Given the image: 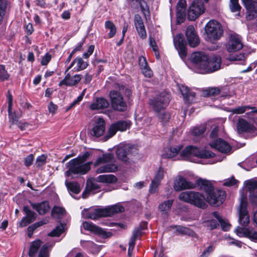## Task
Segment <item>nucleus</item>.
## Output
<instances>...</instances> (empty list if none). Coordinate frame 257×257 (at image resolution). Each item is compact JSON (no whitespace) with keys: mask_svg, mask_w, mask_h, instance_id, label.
Wrapping results in <instances>:
<instances>
[{"mask_svg":"<svg viewBox=\"0 0 257 257\" xmlns=\"http://www.w3.org/2000/svg\"><path fill=\"white\" fill-rule=\"evenodd\" d=\"M42 244V241L40 240H37L31 243L29 251V255L30 257H34L36 253Z\"/></svg>","mask_w":257,"mask_h":257,"instance_id":"nucleus-34","label":"nucleus"},{"mask_svg":"<svg viewBox=\"0 0 257 257\" xmlns=\"http://www.w3.org/2000/svg\"><path fill=\"white\" fill-rule=\"evenodd\" d=\"M111 106L114 110L124 111L126 109V104L124 101L120 92L112 90L109 93Z\"/></svg>","mask_w":257,"mask_h":257,"instance_id":"nucleus-10","label":"nucleus"},{"mask_svg":"<svg viewBox=\"0 0 257 257\" xmlns=\"http://www.w3.org/2000/svg\"><path fill=\"white\" fill-rule=\"evenodd\" d=\"M65 185L70 192L71 193L77 194L80 192V188L79 184L76 182H65Z\"/></svg>","mask_w":257,"mask_h":257,"instance_id":"nucleus-33","label":"nucleus"},{"mask_svg":"<svg viewBox=\"0 0 257 257\" xmlns=\"http://www.w3.org/2000/svg\"><path fill=\"white\" fill-rule=\"evenodd\" d=\"M194 9L193 7L190 6L188 10V19L190 21H195L200 15H201L200 11H198V12H197Z\"/></svg>","mask_w":257,"mask_h":257,"instance_id":"nucleus-43","label":"nucleus"},{"mask_svg":"<svg viewBox=\"0 0 257 257\" xmlns=\"http://www.w3.org/2000/svg\"><path fill=\"white\" fill-rule=\"evenodd\" d=\"M105 28L109 31L108 34L109 38L113 37L116 32V28L113 23L111 21H106L104 24Z\"/></svg>","mask_w":257,"mask_h":257,"instance_id":"nucleus-35","label":"nucleus"},{"mask_svg":"<svg viewBox=\"0 0 257 257\" xmlns=\"http://www.w3.org/2000/svg\"><path fill=\"white\" fill-rule=\"evenodd\" d=\"M34 156L33 154L28 155L25 158L24 164L26 167H29L33 164Z\"/></svg>","mask_w":257,"mask_h":257,"instance_id":"nucleus-61","label":"nucleus"},{"mask_svg":"<svg viewBox=\"0 0 257 257\" xmlns=\"http://www.w3.org/2000/svg\"><path fill=\"white\" fill-rule=\"evenodd\" d=\"M182 146H177L175 147H170L164 149V152L162 155V157L164 158H172L175 157L180 151Z\"/></svg>","mask_w":257,"mask_h":257,"instance_id":"nucleus-28","label":"nucleus"},{"mask_svg":"<svg viewBox=\"0 0 257 257\" xmlns=\"http://www.w3.org/2000/svg\"><path fill=\"white\" fill-rule=\"evenodd\" d=\"M9 75L5 69L4 65H0V81H5L8 80Z\"/></svg>","mask_w":257,"mask_h":257,"instance_id":"nucleus-52","label":"nucleus"},{"mask_svg":"<svg viewBox=\"0 0 257 257\" xmlns=\"http://www.w3.org/2000/svg\"><path fill=\"white\" fill-rule=\"evenodd\" d=\"M139 4L142 12L145 16H146L147 13H150L149 8L146 1L144 0H140L139 1Z\"/></svg>","mask_w":257,"mask_h":257,"instance_id":"nucleus-56","label":"nucleus"},{"mask_svg":"<svg viewBox=\"0 0 257 257\" xmlns=\"http://www.w3.org/2000/svg\"><path fill=\"white\" fill-rule=\"evenodd\" d=\"M123 207L119 204H115L103 208H97L93 210H84L82 215L85 218L97 219L102 217L111 216L115 213L123 212Z\"/></svg>","mask_w":257,"mask_h":257,"instance_id":"nucleus-3","label":"nucleus"},{"mask_svg":"<svg viewBox=\"0 0 257 257\" xmlns=\"http://www.w3.org/2000/svg\"><path fill=\"white\" fill-rule=\"evenodd\" d=\"M134 24L137 31L142 39L147 37V32L142 17L139 14H136L134 16Z\"/></svg>","mask_w":257,"mask_h":257,"instance_id":"nucleus-22","label":"nucleus"},{"mask_svg":"<svg viewBox=\"0 0 257 257\" xmlns=\"http://www.w3.org/2000/svg\"><path fill=\"white\" fill-rule=\"evenodd\" d=\"M64 225L61 224L60 225L57 226L51 232L49 233V235L51 236H59L64 231Z\"/></svg>","mask_w":257,"mask_h":257,"instance_id":"nucleus-48","label":"nucleus"},{"mask_svg":"<svg viewBox=\"0 0 257 257\" xmlns=\"http://www.w3.org/2000/svg\"><path fill=\"white\" fill-rule=\"evenodd\" d=\"M210 145L212 148L216 149L221 153H227L231 150V147L228 143L221 139H217Z\"/></svg>","mask_w":257,"mask_h":257,"instance_id":"nucleus-23","label":"nucleus"},{"mask_svg":"<svg viewBox=\"0 0 257 257\" xmlns=\"http://www.w3.org/2000/svg\"><path fill=\"white\" fill-rule=\"evenodd\" d=\"M31 206L33 208L36 210L40 215L46 214L50 209L49 202L46 201L38 203H32Z\"/></svg>","mask_w":257,"mask_h":257,"instance_id":"nucleus-26","label":"nucleus"},{"mask_svg":"<svg viewBox=\"0 0 257 257\" xmlns=\"http://www.w3.org/2000/svg\"><path fill=\"white\" fill-rule=\"evenodd\" d=\"M195 187V185L182 177L178 176L174 181V188L177 191L184 189H192Z\"/></svg>","mask_w":257,"mask_h":257,"instance_id":"nucleus-18","label":"nucleus"},{"mask_svg":"<svg viewBox=\"0 0 257 257\" xmlns=\"http://www.w3.org/2000/svg\"><path fill=\"white\" fill-rule=\"evenodd\" d=\"M92 163V162L84 163L75 158L72 159L66 164L68 170L66 172L65 175L69 177L71 174H85L90 170Z\"/></svg>","mask_w":257,"mask_h":257,"instance_id":"nucleus-6","label":"nucleus"},{"mask_svg":"<svg viewBox=\"0 0 257 257\" xmlns=\"http://www.w3.org/2000/svg\"><path fill=\"white\" fill-rule=\"evenodd\" d=\"M242 47L243 44L238 36H230L229 41L226 45L227 50L229 52L237 51L240 50Z\"/></svg>","mask_w":257,"mask_h":257,"instance_id":"nucleus-20","label":"nucleus"},{"mask_svg":"<svg viewBox=\"0 0 257 257\" xmlns=\"http://www.w3.org/2000/svg\"><path fill=\"white\" fill-rule=\"evenodd\" d=\"M130 122L124 120L118 121L116 123L112 124L108 129L107 135L104 137L105 140L106 141L113 136L117 131H125L130 127Z\"/></svg>","mask_w":257,"mask_h":257,"instance_id":"nucleus-12","label":"nucleus"},{"mask_svg":"<svg viewBox=\"0 0 257 257\" xmlns=\"http://www.w3.org/2000/svg\"><path fill=\"white\" fill-rule=\"evenodd\" d=\"M185 35L190 47H195L199 45V37L193 26L189 25L186 28Z\"/></svg>","mask_w":257,"mask_h":257,"instance_id":"nucleus-17","label":"nucleus"},{"mask_svg":"<svg viewBox=\"0 0 257 257\" xmlns=\"http://www.w3.org/2000/svg\"><path fill=\"white\" fill-rule=\"evenodd\" d=\"M251 108L252 107L249 105H244L233 108L230 111L233 114H242L248 109H251Z\"/></svg>","mask_w":257,"mask_h":257,"instance_id":"nucleus-50","label":"nucleus"},{"mask_svg":"<svg viewBox=\"0 0 257 257\" xmlns=\"http://www.w3.org/2000/svg\"><path fill=\"white\" fill-rule=\"evenodd\" d=\"M156 113H157L158 118L163 124H165L168 122L171 118L170 114L168 112L161 111L159 112Z\"/></svg>","mask_w":257,"mask_h":257,"instance_id":"nucleus-41","label":"nucleus"},{"mask_svg":"<svg viewBox=\"0 0 257 257\" xmlns=\"http://www.w3.org/2000/svg\"><path fill=\"white\" fill-rule=\"evenodd\" d=\"M166 173L164 168L162 167H159L150 185L149 191L151 193H154L157 191L158 188L160 186L161 181L163 179Z\"/></svg>","mask_w":257,"mask_h":257,"instance_id":"nucleus-13","label":"nucleus"},{"mask_svg":"<svg viewBox=\"0 0 257 257\" xmlns=\"http://www.w3.org/2000/svg\"><path fill=\"white\" fill-rule=\"evenodd\" d=\"M246 187L250 193H252V194L255 193L256 192H254V191L257 189V181H248L246 184ZM251 197L252 198V196H251Z\"/></svg>","mask_w":257,"mask_h":257,"instance_id":"nucleus-51","label":"nucleus"},{"mask_svg":"<svg viewBox=\"0 0 257 257\" xmlns=\"http://www.w3.org/2000/svg\"><path fill=\"white\" fill-rule=\"evenodd\" d=\"M230 9L232 12L240 11L241 7L238 4V0H230Z\"/></svg>","mask_w":257,"mask_h":257,"instance_id":"nucleus-53","label":"nucleus"},{"mask_svg":"<svg viewBox=\"0 0 257 257\" xmlns=\"http://www.w3.org/2000/svg\"><path fill=\"white\" fill-rule=\"evenodd\" d=\"M23 211L26 214V216L25 217L28 218L30 221L32 222L35 220L37 216L36 213L32 211L28 206H24Z\"/></svg>","mask_w":257,"mask_h":257,"instance_id":"nucleus-46","label":"nucleus"},{"mask_svg":"<svg viewBox=\"0 0 257 257\" xmlns=\"http://www.w3.org/2000/svg\"><path fill=\"white\" fill-rule=\"evenodd\" d=\"M83 45V41L80 42V43L78 44V45L76 47V48H75V49H74L72 51V52H71V53L70 54V55H69V56L68 57V58H67V60H66L65 63H68L70 61V60H71V58H72V57L73 55H74V54H75L77 51L80 50L81 48L82 47V45Z\"/></svg>","mask_w":257,"mask_h":257,"instance_id":"nucleus-60","label":"nucleus"},{"mask_svg":"<svg viewBox=\"0 0 257 257\" xmlns=\"http://www.w3.org/2000/svg\"><path fill=\"white\" fill-rule=\"evenodd\" d=\"M49 245L45 244L41 248L38 257H49Z\"/></svg>","mask_w":257,"mask_h":257,"instance_id":"nucleus-57","label":"nucleus"},{"mask_svg":"<svg viewBox=\"0 0 257 257\" xmlns=\"http://www.w3.org/2000/svg\"><path fill=\"white\" fill-rule=\"evenodd\" d=\"M205 226L207 227L209 229H213L217 228L219 226V222L214 219H211L210 220H207L204 222Z\"/></svg>","mask_w":257,"mask_h":257,"instance_id":"nucleus-54","label":"nucleus"},{"mask_svg":"<svg viewBox=\"0 0 257 257\" xmlns=\"http://www.w3.org/2000/svg\"><path fill=\"white\" fill-rule=\"evenodd\" d=\"M180 89L182 95L183 96L184 99H188V94L190 91L189 88L186 86L182 85L180 88Z\"/></svg>","mask_w":257,"mask_h":257,"instance_id":"nucleus-63","label":"nucleus"},{"mask_svg":"<svg viewBox=\"0 0 257 257\" xmlns=\"http://www.w3.org/2000/svg\"><path fill=\"white\" fill-rule=\"evenodd\" d=\"M117 170V166L114 164H108L104 165L98 168L96 170L97 174L115 172Z\"/></svg>","mask_w":257,"mask_h":257,"instance_id":"nucleus-32","label":"nucleus"},{"mask_svg":"<svg viewBox=\"0 0 257 257\" xmlns=\"http://www.w3.org/2000/svg\"><path fill=\"white\" fill-rule=\"evenodd\" d=\"M246 199L242 197L240 199L238 209L239 222L243 226H246L249 222V217L247 210Z\"/></svg>","mask_w":257,"mask_h":257,"instance_id":"nucleus-11","label":"nucleus"},{"mask_svg":"<svg viewBox=\"0 0 257 257\" xmlns=\"http://www.w3.org/2000/svg\"><path fill=\"white\" fill-rule=\"evenodd\" d=\"M100 189V186L96 183H94L92 181L87 182L86 190L82 193V197L86 198L88 194L91 192L97 191Z\"/></svg>","mask_w":257,"mask_h":257,"instance_id":"nucleus-30","label":"nucleus"},{"mask_svg":"<svg viewBox=\"0 0 257 257\" xmlns=\"http://www.w3.org/2000/svg\"><path fill=\"white\" fill-rule=\"evenodd\" d=\"M173 200H168L160 204L159 206V209L164 214H166L173 204Z\"/></svg>","mask_w":257,"mask_h":257,"instance_id":"nucleus-38","label":"nucleus"},{"mask_svg":"<svg viewBox=\"0 0 257 257\" xmlns=\"http://www.w3.org/2000/svg\"><path fill=\"white\" fill-rule=\"evenodd\" d=\"M113 160V155L111 153H106L102 155L101 157L97 158L94 162L95 166H99L101 164L111 162Z\"/></svg>","mask_w":257,"mask_h":257,"instance_id":"nucleus-31","label":"nucleus"},{"mask_svg":"<svg viewBox=\"0 0 257 257\" xmlns=\"http://www.w3.org/2000/svg\"><path fill=\"white\" fill-rule=\"evenodd\" d=\"M179 198L181 200L189 202L202 209H205L207 207L204 196L198 192L191 191L183 192L179 195Z\"/></svg>","mask_w":257,"mask_h":257,"instance_id":"nucleus-7","label":"nucleus"},{"mask_svg":"<svg viewBox=\"0 0 257 257\" xmlns=\"http://www.w3.org/2000/svg\"><path fill=\"white\" fill-rule=\"evenodd\" d=\"M8 111L9 121L11 123V124H16V123L19 121V119L22 116L21 113H17L16 111L12 112V109H11L10 110H9V109H8Z\"/></svg>","mask_w":257,"mask_h":257,"instance_id":"nucleus-37","label":"nucleus"},{"mask_svg":"<svg viewBox=\"0 0 257 257\" xmlns=\"http://www.w3.org/2000/svg\"><path fill=\"white\" fill-rule=\"evenodd\" d=\"M46 160V157L42 155L39 156L36 159L37 167H39L45 164Z\"/></svg>","mask_w":257,"mask_h":257,"instance_id":"nucleus-62","label":"nucleus"},{"mask_svg":"<svg viewBox=\"0 0 257 257\" xmlns=\"http://www.w3.org/2000/svg\"><path fill=\"white\" fill-rule=\"evenodd\" d=\"M174 44L177 50L178 53L182 59L187 56L186 42L184 40L183 35L181 34H177L174 38Z\"/></svg>","mask_w":257,"mask_h":257,"instance_id":"nucleus-14","label":"nucleus"},{"mask_svg":"<svg viewBox=\"0 0 257 257\" xmlns=\"http://www.w3.org/2000/svg\"><path fill=\"white\" fill-rule=\"evenodd\" d=\"M197 183L201 189L204 190L206 194V201L213 206H219L222 204L225 197V193L222 190L215 189L211 182L206 180L198 179Z\"/></svg>","mask_w":257,"mask_h":257,"instance_id":"nucleus-2","label":"nucleus"},{"mask_svg":"<svg viewBox=\"0 0 257 257\" xmlns=\"http://www.w3.org/2000/svg\"><path fill=\"white\" fill-rule=\"evenodd\" d=\"M95 181L97 182L106 184H113L117 182V179L114 175L112 174L100 175L95 178Z\"/></svg>","mask_w":257,"mask_h":257,"instance_id":"nucleus-29","label":"nucleus"},{"mask_svg":"<svg viewBox=\"0 0 257 257\" xmlns=\"http://www.w3.org/2000/svg\"><path fill=\"white\" fill-rule=\"evenodd\" d=\"M180 156L183 160L191 161L192 157L207 159L213 157L215 154L205 149H199L196 147L189 146L180 153Z\"/></svg>","mask_w":257,"mask_h":257,"instance_id":"nucleus-4","label":"nucleus"},{"mask_svg":"<svg viewBox=\"0 0 257 257\" xmlns=\"http://www.w3.org/2000/svg\"><path fill=\"white\" fill-rule=\"evenodd\" d=\"M170 101V94L166 92H163L150 99L149 104L155 112H159L168 106Z\"/></svg>","mask_w":257,"mask_h":257,"instance_id":"nucleus-8","label":"nucleus"},{"mask_svg":"<svg viewBox=\"0 0 257 257\" xmlns=\"http://www.w3.org/2000/svg\"><path fill=\"white\" fill-rule=\"evenodd\" d=\"M194 9L193 7L190 6L188 10V19L190 21H195L200 15H201L200 11H198V12H197Z\"/></svg>","mask_w":257,"mask_h":257,"instance_id":"nucleus-42","label":"nucleus"},{"mask_svg":"<svg viewBox=\"0 0 257 257\" xmlns=\"http://www.w3.org/2000/svg\"><path fill=\"white\" fill-rule=\"evenodd\" d=\"M65 213V210L61 207L55 206L51 212L52 216H54L55 214L58 215L59 216H63Z\"/></svg>","mask_w":257,"mask_h":257,"instance_id":"nucleus-55","label":"nucleus"},{"mask_svg":"<svg viewBox=\"0 0 257 257\" xmlns=\"http://www.w3.org/2000/svg\"><path fill=\"white\" fill-rule=\"evenodd\" d=\"M139 62L142 72L145 76L148 78L151 77L153 75V72L149 67L146 58L143 56L140 57Z\"/></svg>","mask_w":257,"mask_h":257,"instance_id":"nucleus-27","label":"nucleus"},{"mask_svg":"<svg viewBox=\"0 0 257 257\" xmlns=\"http://www.w3.org/2000/svg\"><path fill=\"white\" fill-rule=\"evenodd\" d=\"M8 2L6 0H0V25L2 23L6 13Z\"/></svg>","mask_w":257,"mask_h":257,"instance_id":"nucleus-45","label":"nucleus"},{"mask_svg":"<svg viewBox=\"0 0 257 257\" xmlns=\"http://www.w3.org/2000/svg\"><path fill=\"white\" fill-rule=\"evenodd\" d=\"M109 103L107 99L103 97H98L89 105L91 110L104 109L108 107Z\"/></svg>","mask_w":257,"mask_h":257,"instance_id":"nucleus-25","label":"nucleus"},{"mask_svg":"<svg viewBox=\"0 0 257 257\" xmlns=\"http://www.w3.org/2000/svg\"><path fill=\"white\" fill-rule=\"evenodd\" d=\"M236 130L238 134L249 133L253 130V126L243 118H239L236 123Z\"/></svg>","mask_w":257,"mask_h":257,"instance_id":"nucleus-24","label":"nucleus"},{"mask_svg":"<svg viewBox=\"0 0 257 257\" xmlns=\"http://www.w3.org/2000/svg\"><path fill=\"white\" fill-rule=\"evenodd\" d=\"M205 131V128L203 126L195 127L192 130V134L194 136H200L203 135Z\"/></svg>","mask_w":257,"mask_h":257,"instance_id":"nucleus-58","label":"nucleus"},{"mask_svg":"<svg viewBox=\"0 0 257 257\" xmlns=\"http://www.w3.org/2000/svg\"><path fill=\"white\" fill-rule=\"evenodd\" d=\"M149 44L154 52L156 58L157 59H160V54L158 46L154 39L151 37H149Z\"/></svg>","mask_w":257,"mask_h":257,"instance_id":"nucleus-47","label":"nucleus"},{"mask_svg":"<svg viewBox=\"0 0 257 257\" xmlns=\"http://www.w3.org/2000/svg\"><path fill=\"white\" fill-rule=\"evenodd\" d=\"M186 8L176 7L177 21L178 23L184 22L186 18Z\"/></svg>","mask_w":257,"mask_h":257,"instance_id":"nucleus-40","label":"nucleus"},{"mask_svg":"<svg viewBox=\"0 0 257 257\" xmlns=\"http://www.w3.org/2000/svg\"><path fill=\"white\" fill-rule=\"evenodd\" d=\"M83 226L85 230L93 232L94 233L100 236L103 238H107L112 235L110 232H106L101 228L94 225L92 222L85 221L83 223Z\"/></svg>","mask_w":257,"mask_h":257,"instance_id":"nucleus-15","label":"nucleus"},{"mask_svg":"<svg viewBox=\"0 0 257 257\" xmlns=\"http://www.w3.org/2000/svg\"><path fill=\"white\" fill-rule=\"evenodd\" d=\"M244 6L247 11V18L253 19L257 16V2L256 0H242Z\"/></svg>","mask_w":257,"mask_h":257,"instance_id":"nucleus-19","label":"nucleus"},{"mask_svg":"<svg viewBox=\"0 0 257 257\" xmlns=\"http://www.w3.org/2000/svg\"><path fill=\"white\" fill-rule=\"evenodd\" d=\"M105 129L104 120L102 118H99L91 130L90 135L93 137L98 138L104 134Z\"/></svg>","mask_w":257,"mask_h":257,"instance_id":"nucleus-21","label":"nucleus"},{"mask_svg":"<svg viewBox=\"0 0 257 257\" xmlns=\"http://www.w3.org/2000/svg\"><path fill=\"white\" fill-rule=\"evenodd\" d=\"M191 59L199 73H209L220 68L221 59L218 56L209 57L204 52H196L192 54Z\"/></svg>","mask_w":257,"mask_h":257,"instance_id":"nucleus-1","label":"nucleus"},{"mask_svg":"<svg viewBox=\"0 0 257 257\" xmlns=\"http://www.w3.org/2000/svg\"><path fill=\"white\" fill-rule=\"evenodd\" d=\"M64 74L65 75V77L59 83V86L60 87L63 85L69 87L76 86L80 82L83 77L81 74H75L71 76L70 73Z\"/></svg>","mask_w":257,"mask_h":257,"instance_id":"nucleus-16","label":"nucleus"},{"mask_svg":"<svg viewBox=\"0 0 257 257\" xmlns=\"http://www.w3.org/2000/svg\"><path fill=\"white\" fill-rule=\"evenodd\" d=\"M135 154H137V149L130 144H120L116 151L118 159L124 163H130Z\"/></svg>","mask_w":257,"mask_h":257,"instance_id":"nucleus-9","label":"nucleus"},{"mask_svg":"<svg viewBox=\"0 0 257 257\" xmlns=\"http://www.w3.org/2000/svg\"><path fill=\"white\" fill-rule=\"evenodd\" d=\"M74 61L76 62V66L74 68L75 71H80L86 68L88 66L87 62L84 61L82 58L77 57L74 59Z\"/></svg>","mask_w":257,"mask_h":257,"instance_id":"nucleus-36","label":"nucleus"},{"mask_svg":"<svg viewBox=\"0 0 257 257\" xmlns=\"http://www.w3.org/2000/svg\"><path fill=\"white\" fill-rule=\"evenodd\" d=\"M190 7H193L194 9L198 12L200 11V14L201 15L204 12L205 8L204 4L201 0H194Z\"/></svg>","mask_w":257,"mask_h":257,"instance_id":"nucleus-44","label":"nucleus"},{"mask_svg":"<svg viewBox=\"0 0 257 257\" xmlns=\"http://www.w3.org/2000/svg\"><path fill=\"white\" fill-rule=\"evenodd\" d=\"M205 39L211 43L219 40L222 36L223 30L219 23L210 20L205 26Z\"/></svg>","mask_w":257,"mask_h":257,"instance_id":"nucleus-5","label":"nucleus"},{"mask_svg":"<svg viewBox=\"0 0 257 257\" xmlns=\"http://www.w3.org/2000/svg\"><path fill=\"white\" fill-rule=\"evenodd\" d=\"M204 93L207 96H216L220 93V89L219 87H210L206 89Z\"/></svg>","mask_w":257,"mask_h":257,"instance_id":"nucleus-49","label":"nucleus"},{"mask_svg":"<svg viewBox=\"0 0 257 257\" xmlns=\"http://www.w3.org/2000/svg\"><path fill=\"white\" fill-rule=\"evenodd\" d=\"M90 155V153L89 152H85L82 155L79 156L75 159H77L78 161H80L84 163H86L85 162L89 158Z\"/></svg>","mask_w":257,"mask_h":257,"instance_id":"nucleus-64","label":"nucleus"},{"mask_svg":"<svg viewBox=\"0 0 257 257\" xmlns=\"http://www.w3.org/2000/svg\"><path fill=\"white\" fill-rule=\"evenodd\" d=\"M175 227L176 228L177 233L179 234L193 236L194 234V232L188 227L180 225L175 226Z\"/></svg>","mask_w":257,"mask_h":257,"instance_id":"nucleus-39","label":"nucleus"},{"mask_svg":"<svg viewBox=\"0 0 257 257\" xmlns=\"http://www.w3.org/2000/svg\"><path fill=\"white\" fill-rule=\"evenodd\" d=\"M115 88L116 89H118L119 91H123L124 94L127 96H129L131 94V91L130 89L125 88V86L119 84V83H115Z\"/></svg>","mask_w":257,"mask_h":257,"instance_id":"nucleus-59","label":"nucleus"}]
</instances>
